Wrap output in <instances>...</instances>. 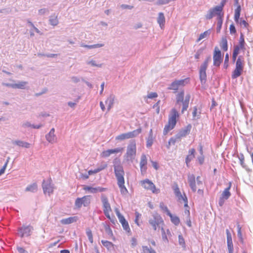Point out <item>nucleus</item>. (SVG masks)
Here are the masks:
<instances>
[{"mask_svg": "<svg viewBox=\"0 0 253 253\" xmlns=\"http://www.w3.org/2000/svg\"><path fill=\"white\" fill-rule=\"evenodd\" d=\"M21 126L22 127L24 128H26L28 127L32 128L33 124H32L30 122L28 121H25L22 123Z\"/></svg>", "mask_w": 253, "mask_h": 253, "instance_id": "nucleus-51", "label": "nucleus"}, {"mask_svg": "<svg viewBox=\"0 0 253 253\" xmlns=\"http://www.w3.org/2000/svg\"><path fill=\"white\" fill-rule=\"evenodd\" d=\"M223 13H222V15H218V17H217V27H216V32L219 33L220 32L222 22H223Z\"/></svg>", "mask_w": 253, "mask_h": 253, "instance_id": "nucleus-34", "label": "nucleus"}, {"mask_svg": "<svg viewBox=\"0 0 253 253\" xmlns=\"http://www.w3.org/2000/svg\"><path fill=\"white\" fill-rule=\"evenodd\" d=\"M152 248H149L147 246H142V252L141 253H149Z\"/></svg>", "mask_w": 253, "mask_h": 253, "instance_id": "nucleus-58", "label": "nucleus"}, {"mask_svg": "<svg viewBox=\"0 0 253 253\" xmlns=\"http://www.w3.org/2000/svg\"><path fill=\"white\" fill-rule=\"evenodd\" d=\"M179 116L178 113L175 108L171 109L169 115L168 124L164 127L163 134L166 135L172 129L176 124V118Z\"/></svg>", "mask_w": 253, "mask_h": 253, "instance_id": "nucleus-1", "label": "nucleus"}, {"mask_svg": "<svg viewBox=\"0 0 253 253\" xmlns=\"http://www.w3.org/2000/svg\"><path fill=\"white\" fill-rule=\"evenodd\" d=\"M210 34V30H208V31H206L204 32L203 33H202L200 35V36H199V38L198 39V41L199 42L201 40H202V39L205 38L206 37H207Z\"/></svg>", "mask_w": 253, "mask_h": 253, "instance_id": "nucleus-48", "label": "nucleus"}, {"mask_svg": "<svg viewBox=\"0 0 253 253\" xmlns=\"http://www.w3.org/2000/svg\"><path fill=\"white\" fill-rule=\"evenodd\" d=\"M213 60V65L216 67H219L221 63L222 62L223 58L221 55V53L217 47H215L214 48Z\"/></svg>", "mask_w": 253, "mask_h": 253, "instance_id": "nucleus-12", "label": "nucleus"}, {"mask_svg": "<svg viewBox=\"0 0 253 253\" xmlns=\"http://www.w3.org/2000/svg\"><path fill=\"white\" fill-rule=\"evenodd\" d=\"M46 140L50 143H54L57 142V138L55 134L48 133L45 135Z\"/></svg>", "mask_w": 253, "mask_h": 253, "instance_id": "nucleus-32", "label": "nucleus"}, {"mask_svg": "<svg viewBox=\"0 0 253 253\" xmlns=\"http://www.w3.org/2000/svg\"><path fill=\"white\" fill-rule=\"evenodd\" d=\"M187 180L189 185L193 192H195L197 190L196 182H197L198 186L203 185V182L201 180V178L200 176H197L196 179L195 176L193 174H189L188 175Z\"/></svg>", "mask_w": 253, "mask_h": 253, "instance_id": "nucleus-5", "label": "nucleus"}, {"mask_svg": "<svg viewBox=\"0 0 253 253\" xmlns=\"http://www.w3.org/2000/svg\"><path fill=\"white\" fill-rule=\"evenodd\" d=\"M230 32L232 35L236 33V30L235 26L233 24H231L230 26Z\"/></svg>", "mask_w": 253, "mask_h": 253, "instance_id": "nucleus-60", "label": "nucleus"}, {"mask_svg": "<svg viewBox=\"0 0 253 253\" xmlns=\"http://www.w3.org/2000/svg\"><path fill=\"white\" fill-rule=\"evenodd\" d=\"M226 233L227 235V243L228 253H233L234 248L231 234L228 229L226 230Z\"/></svg>", "mask_w": 253, "mask_h": 253, "instance_id": "nucleus-18", "label": "nucleus"}, {"mask_svg": "<svg viewBox=\"0 0 253 253\" xmlns=\"http://www.w3.org/2000/svg\"><path fill=\"white\" fill-rule=\"evenodd\" d=\"M190 97H191L190 94H187L186 95L185 99H184V101H183V106L182 107V110H181V113L182 114H183L184 112L187 110V109L189 107V103Z\"/></svg>", "mask_w": 253, "mask_h": 253, "instance_id": "nucleus-27", "label": "nucleus"}, {"mask_svg": "<svg viewBox=\"0 0 253 253\" xmlns=\"http://www.w3.org/2000/svg\"><path fill=\"white\" fill-rule=\"evenodd\" d=\"M205 160V158L204 155H200L198 156L197 158V161H198V163L200 165H202L203 164Z\"/></svg>", "mask_w": 253, "mask_h": 253, "instance_id": "nucleus-53", "label": "nucleus"}, {"mask_svg": "<svg viewBox=\"0 0 253 253\" xmlns=\"http://www.w3.org/2000/svg\"><path fill=\"white\" fill-rule=\"evenodd\" d=\"M12 144L25 148H30L31 145L28 142L19 140L12 141Z\"/></svg>", "mask_w": 253, "mask_h": 253, "instance_id": "nucleus-29", "label": "nucleus"}, {"mask_svg": "<svg viewBox=\"0 0 253 253\" xmlns=\"http://www.w3.org/2000/svg\"><path fill=\"white\" fill-rule=\"evenodd\" d=\"M184 97V91L183 90H181L176 95V105H179L180 107L181 103L182 104V107L183 106V101Z\"/></svg>", "mask_w": 253, "mask_h": 253, "instance_id": "nucleus-24", "label": "nucleus"}, {"mask_svg": "<svg viewBox=\"0 0 253 253\" xmlns=\"http://www.w3.org/2000/svg\"><path fill=\"white\" fill-rule=\"evenodd\" d=\"M28 84L27 82L22 81L14 84V88L24 89L25 85Z\"/></svg>", "mask_w": 253, "mask_h": 253, "instance_id": "nucleus-39", "label": "nucleus"}, {"mask_svg": "<svg viewBox=\"0 0 253 253\" xmlns=\"http://www.w3.org/2000/svg\"><path fill=\"white\" fill-rule=\"evenodd\" d=\"M48 12L49 10L47 8H42L39 10V14L41 15H44Z\"/></svg>", "mask_w": 253, "mask_h": 253, "instance_id": "nucleus-57", "label": "nucleus"}, {"mask_svg": "<svg viewBox=\"0 0 253 253\" xmlns=\"http://www.w3.org/2000/svg\"><path fill=\"white\" fill-rule=\"evenodd\" d=\"M17 250L19 253H28V251L25 250L23 248L17 247Z\"/></svg>", "mask_w": 253, "mask_h": 253, "instance_id": "nucleus-64", "label": "nucleus"}, {"mask_svg": "<svg viewBox=\"0 0 253 253\" xmlns=\"http://www.w3.org/2000/svg\"><path fill=\"white\" fill-rule=\"evenodd\" d=\"M141 184L145 189L152 191L153 193L158 194L160 192V190L157 189L154 183L149 179L142 181Z\"/></svg>", "mask_w": 253, "mask_h": 253, "instance_id": "nucleus-13", "label": "nucleus"}, {"mask_svg": "<svg viewBox=\"0 0 253 253\" xmlns=\"http://www.w3.org/2000/svg\"><path fill=\"white\" fill-rule=\"evenodd\" d=\"M170 218V220L171 222L176 226H177L180 223L179 218L176 216L173 215L171 213H169V215Z\"/></svg>", "mask_w": 253, "mask_h": 253, "instance_id": "nucleus-38", "label": "nucleus"}, {"mask_svg": "<svg viewBox=\"0 0 253 253\" xmlns=\"http://www.w3.org/2000/svg\"><path fill=\"white\" fill-rule=\"evenodd\" d=\"M42 188L44 194H48L49 196L52 194L54 189V184L52 183L51 180H43L42 183Z\"/></svg>", "mask_w": 253, "mask_h": 253, "instance_id": "nucleus-10", "label": "nucleus"}, {"mask_svg": "<svg viewBox=\"0 0 253 253\" xmlns=\"http://www.w3.org/2000/svg\"><path fill=\"white\" fill-rule=\"evenodd\" d=\"M38 190V185L36 183H34L28 185L25 189V191L35 193Z\"/></svg>", "mask_w": 253, "mask_h": 253, "instance_id": "nucleus-36", "label": "nucleus"}, {"mask_svg": "<svg viewBox=\"0 0 253 253\" xmlns=\"http://www.w3.org/2000/svg\"><path fill=\"white\" fill-rule=\"evenodd\" d=\"M172 188L174 191V193L175 194V195L178 198L179 200H183L185 203L184 206L185 207H188V200L185 196L184 195V197H183L180 191L179 188L178 187V186L177 183H174L172 186Z\"/></svg>", "mask_w": 253, "mask_h": 253, "instance_id": "nucleus-14", "label": "nucleus"}, {"mask_svg": "<svg viewBox=\"0 0 253 253\" xmlns=\"http://www.w3.org/2000/svg\"><path fill=\"white\" fill-rule=\"evenodd\" d=\"M195 152L196 151L194 148H191L189 150L188 154L186 156L185 159V163L186 164V166L187 167H189V163L195 158Z\"/></svg>", "mask_w": 253, "mask_h": 253, "instance_id": "nucleus-23", "label": "nucleus"}, {"mask_svg": "<svg viewBox=\"0 0 253 253\" xmlns=\"http://www.w3.org/2000/svg\"><path fill=\"white\" fill-rule=\"evenodd\" d=\"M101 200L102 203L103 212L106 217L109 219H111L110 212L112 211L111 207L109 203L108 198L104 194H102Z\"/></svg>", "mask_w": 253, "mask_h": 253, "instance_id": "nucleus-6", "label": "nucleus"}, {"mask_svg": "<svg viewBox=\"0 0 253 253\" xmlns=\"http://www.w3.org/2000/svg\"><path fill=\"white\" fill-rule=\"evenodd\" d=\"M245 42L244 40V37L243 34H241L240 39H239V44L238 45H239L240 47H241V49H245Z\"/></svg>", "mask_w": 253, "mask_h": 253, "instance_id": "nucleus-43", "label": "nucleus"}, {"mask_svg": "<svg viewBox=\"0 0 253 253\" xmlns=\"http://www.w3.org/2000/svg\"><path fill=\"white\" fill-rule=\"evenodd\" d=\"M114 168L115 176L117 179V183H120V184L125 183L124 174L123 167L121 165L120 163H114Z\"/></svg>", "mask_w": 253, "mask_h": 253, "instance_id": "nucleus-4", "label": "nucleus"}, {"mask_svg": "<svg viewBox=\"0 0 253 253\" xmlns=\"http://www.w3.org/2000/svg\"><path fill=\"white\" fill-rule=\"evenodd\" d=\"M241 49V47L239 46V45H235L234 47V49L233 51V53L235 54L238 55L239 53V50Z\"/></svg>", "mask_w": 253, "mask_h": 253, "instance_id": "nucleus-56", "label": "nucleus"}, {"mask_svg": "<svg viewBox=\"0 0 253 253\" xmlns=\"http://www.w3.org/2000/svg\"><path fill=\"white\" fill-rule=\"evenodd\" d=\"M33 230V227L31 225H23L18 229L17 235L21 238L30 236Z\"/></svg>", "mask_w": 253, "mask_h": 253, "instance_id": "nucleus-8", "label": "nucleus"}, {"mask_svg": "<svg viewBox=\"0 0 253 253\" xmlns=\"http://www.w3.org/2000/svg\"><path fill=\"white\" fill-rule=\"evenodd\" d=\"M211 56H209L208 57H207V58L206 59L204 62L201 65L200 67H204V68L205 67V68H207V67L208 66L209 62H210L211 61Z\"/></svg>", "mask_w": 253, "mask_h": 253, "instance_id": "nucleus-49", "label": "nucleus"}, {"mask_svg": "<svg viewBox=\"0 0 253 253\" xmlns=\"http://www.w3.org/2000/svg\"><path fill=\"white\" fill-rule=\"evenodd\" d=\"M214 15H222L221 12L220 11H217L216 7H214L212 8H211L208 12V13L206 15V18L207 19H211Z\"/></svg>", "mask_w": 253, "mask_h": 253, "instance_id": "nucleus-21", "label": "nucleus"}, {"mask_svg": "<svg viewBox=\"0 0 253 253\" xmlns=\"http://www.w3.org/2000/svg\"><path fill=\"white\" fill-rule=\"evenodd\" d=\"M180 138H177L176 135L174 137H171L169 139V145H174L177 141H180Z\"/></svg>", "mask_w": 253, "mask_h": 253, "instance_id": "nucleus-50", "label": "nucleus"}, {"mask_svg": "<svg viewBox=\"0 0 253 253\" xmlns=\"http://www.w3.org/2000/svg\"><path fill=\"white\" fill-rule=\"evenodd\" d=\"M207 68L200 67L199 70L200 80L202 84H204L207 81L206 70Z\"/></svg>", "mask_w": 253, "mask_h": 253, "instance_id": "nucleus-22", "label": "nucleus"}, {"mask_svg": "<svg viewBox=\"0 0 253 253\" xmlns=\"http://www.w3.org/2000/svg\"><path fill=\"white\" fill-rule=\"evenodd\" d=\"M228 61H229V55L228 54H226L225 57L224 63V68L225 69H227L228 66Z\"/></svg>", "mask_w": 253, "mask_h": 253, "instance_id": "nucleus-55", "label": "nucleus"}, {"mask_svg": "<svg viewBox=\"0 0 253 253\" xmlns=\"http://www.w3.org/2000/svg\"><path fill=\"white\" fill-rule=\"evenodd\" d=\"M90 201V196H84L82 198H77L75 202V205L78 209L81 208L83 205L84 207H87L89 205Z\"/></svg>", "mask_w": 253, "mask_h": 253, "instance_id": "nucleus-9", "label": "nucleus"}, {"mask_svg": "<svg viewBox=\"0 0 253 253\" xmlns=\"http://www.w3.org/2000/svg\"><path fill=\"white\" fill-rule=\"evenodd\" d=\"M121 8L123 9H132L133 8V6L130 5L122 4L121 5Z\"/></svg>", "mask_w": 253, "mask_h": 253, "instance_id": "nucleus-63", "label": "nucleus"}, {"mask_svg": "<svg viewBox=\"0 0 253 253\" xmlns=\"http://www.w3.org/2000/svg\"><path fill=\"white\" fill-rule=\"evenodd\" d=\"M154 137L153 136V130L151 129L149 132V135L146 138V147L150 148L153 144Z\"/></svg>", "mask_w": 253, "mask_h": 253, "instance_id": "nucleus-26", "label": "nucleus"}, {"mask_svg": "<svg viewBox=\"0 0 253 253\" xmlns=\"http://www.w3.org/2000/svg\"><path fill=\"white\" fill-rule=\"evenodd\" d=\"M238 157L240 160V164L242 166V167L245 169L247 171L250 172L251 171V169L249 168V167L245 164L244 162V156L243 154L240 153L238 155Z\"/></svg>", "mask_w": 253, "mask_h": 253, "instance_id": "nucleus-28", "label": "nucleus"}, {"mask_svg": "<svg viewBox=\"0 0 253 253\" xmlns=\"http://www.w3.org/2000/svg\"><path fill=\"white\" fill-rule=\"evenodd\" d=\"M123 148H117L114 149H109L108 150L109 151L110 154L111 155L114 153H118L120 152L123 150Z\"/></svg>", "mask_w": 253, "mask_h": 253, "instance_id": "nucleus-52", "label": "nucleus"}, {"mask_svg": "<svg viewBox=\"0 0 253 253\" xmlns=\"http://www.w3.org/2000/svg\"><path fill=\"white\" fill-rule=\"evenodd\" d=\"M185 80H175L168 87V89L173 90L175 92L177 90L180 86H183L185 84Z\"/></svg>", "mask_w": 253, "mask_h": 253, "instance_id": "nucleus-15", "label": "nucleus"}, {"mask_svg": "<svg viewBox=\"0 0 253 253\" xmlns=\"http://www.w3.org/2000/svg\"><path fill=\"white\" fill-rule=\"evenodd\" d=\"M77 221V217H69L67 218H64L61 220L60 222L62 224H69L75 222Z\"/></svg>", "mask_w": 253, "mask_h": 253, "instance_id": "nucleus-33", "label": "nucleus"}, {"mask_svg": "<svg viewBox=\"0 0 253 253\" xmlns=\"http://www.w3.org/2000/svg\"><path fill=\"white\" fill-rule=\"evenodd\" d=\"M85 191H88L91 193H96L97 192H103L106 191L107 189L102 187H92L88 186H86L84 188Z\"/></svg>", "mask_w": 253, "mask_h": 253, "instance_id": "nucleus-19", "label": "nucleus"}, {"mask_svg": "<svg viewBox=\"0 0 253 253\" xmlns=\"http://www.w3.org/2000/svg\"><path fill=\"white\" fill-rule=\"evenodd\" d=\"M242 72L243 70L235 68V69L232 72V78L233 79L237 78L242 74Z\"/></svg>", "mask_w": 253, "mask_h": 253, "instance_id": "nucleus-41", "label": "nucleus"}, {"mask_svg": "<svg viewBox=\"0 0 253 253\" xmlns=\"http://www.w3.org/2000/svg\"><path fill=\"white\" fill-rule=\"evenodd\" d=\"M220 46L224 51H226L228 50L227 40L226 37H222L220 43Z\"/></svg>", "mask_w": 253, "mask_h": 253, "instance_id": "nucleus-35", "label": "nucleus"}, {"mask_svg": "<svg viewBox=\"0 0 253 253\" xmlns=\"http://www.w3.org/2000/svg\"><path fill=\"white\" fill-rule=\"evenodd\" d=\"M203 50L201 48L197 51V52L196 53V54L195 55V58L196 59H199L200 55L202 54Z\"/></svg>", "mask_w": 253, "mask_h": 253, "instance_id": "nucleus-59", "label": "nucleus"}, {"mask_svg": "<svg viewBox=\"0 0 253 253\" xmlns=\"http://www.w3.org/2000/svg\"><path fill=\"white\" fill-rule=\"evenodd\" d=\"M136 154V144L134 139L129 141L127 146L126 156L127 161L132 162L135 158Z\"/></svg>", "mask_w": 253, "mask_h": 253, "instance_id": "nucleus-2", "label": "nucleus"}, {"mask_svg": "<svg viewBox=\"0 0 253 253\" xmlns=\"http://www.w3.org/2000/svg\"><path fill=\"white\" fill-rule=\"evenodd\" d=\"M192 128V126L190 124L187 125L184 128H182L179 132L176 134V137L178 138H181L182 137L186 136L187 135L189 134Z\"/></svg>", "mask_w": 253, "mask_h": 253, "instance_id": "nucleus-17", "label": "nucleus"}, {"mask_svg": "<svg viewBox=\"0 0 253 253\" xmlns=\"http://www.w3.org/2000/svg\"><path fill=\"white\" fill-rule=\"evenodd\" d=\"M231 186V183L229 182L228 187L225 188L222 193L218 201V205L220 207H222L225 201L228 199L231 196V193L229 191Z\"/></svg>", "mask_w": 253, "mask_h": 253, "instance_id": "nucleus-11", "label": "nucleus"}, {"mask_svg": "<svg viewBox=\"0 0 253 253\" xmlns=\"http://www.w3.org/2000/svg\"><path fill=\"white\" fill-rule=\"evenodd\" d=\"M149 223L155 231L157 228H160L161 226L164 224L162 217L157 212L153 214L152 217L149 219Z\"/></svg>", "mask_w": 253, "mask_h": 253, "instance_id": "nucleus-3", "label": "nucleus"}, {"mask_svg": "<svg viewBox=\"0 0 253 253\" xmlns=\"http://www.w3.org/2000/svg\"><path fill=\"white\" fill-rule=\"evenodd\" d=\"M118 186L120 188L121 193L123 195H126L128 193V191L127 189L125 186V183H123V184H120V183H117Z\"/></svg>", "mask_w": 253, "mask_h": 253, "instance_id": "nucleus-42", "label": "nucleus"}, {"mask_svg": "<svg viewBox=\"0 0 253 253\" xmlns=\"http://www.w3.org/2000/svg\"><path fill=\"white\" fill-rule=\"evenodd\" d=\"M141 131V128H138L132 131L121 134L116 137V139L118 140H124L126 139L132 138L138 136Z\"/></svg>", "mask_w": 253, "mask_h": 253, "instance_id": "nucleus-7", "label": "nucleus"}, {"mask_svg": "<svg viewBox=\"0 0 253 253\" xmlns=\"http://www.w3.org/2000/svg\"><path fill=\"white\" fill-rule=\"evenodd\" d=\"M115 98V97L114 95L110 94L105 101V103L107 105L108 111H109L113 107L114 103Z\"/></svg>", "mask_w": 253, "mask_h": 253, "instance_id": "nucleus-25", "label": "nucleus"}, {"mask_svg": "<svg viewBox=\"0 0 253 253\" xmlns=\"http://www.w3.org/2000/svg\"><path fill=\"white\" fill-rule=\"evenodd\" d=\"M157 22L159 24L161 29H163L165 24V17L163 12L159 13L158 17L157 18Z\"/></svg>", "mask_w": 253, "mask_h": 253, "instance_id": "nucleus-30", "label": "nucleus"}, {"mask_svg": "<svg viewBox=\"0 0 253 253\" xmlns=\"http://www.w3.org/2000/svg\"><path fill=\"white\" fill-rule=\"evenodd\" d=\"M147 159L146 156L143 154L140 162V170L142 173H145L147 170Z\"/></svg>", "mask_w": 253, "mask_h": 253, "instance_id": "nucleus-20", "label": "nucleus"}, {"mask_svg": "<svg viewBox=\"0 0 253 253\" xmlns=\"http://www.w3.org/2000/svg\"><path fill=\"white\" fill-rule=\"evenodd\" d=\"M227 0H222L221 1L220 5L218 6H216V9L217 11H220L221 12L223 10V8L226 4Z\"/></svg>", "mask_w": 253, "mask_h": 253, "instance_id": "nucleus-47", "label": "nucleus"}, {"mask_svg": "<svg viewBox=\"0 0 253 253\" xmlns=\"http://www.w3.org/2000/svg\"><path fill=\"white\" fill-rule=\"evenodd\" d=\"M160 208L164 212H166L168 215H169V213H171L167 206H166L163 202L160 203Z\"/></svg>", "mask_w": 253, "mask_h": 253, "instance_id": "nucleus-45", "label": "nucleus"}, {"mask_svg": "<svg viewBox=\"0 0 253 253\" xmlns=\"http://www.w3.org/2000/svg\"><path fill=\"white\" fill-rule=\"evenodd\" d=\"M135 222L137 224V225L139 226V223L138 222L139 218L141 216V214L139 213L137 211H135Z\"/></svg>", "mask_w": 253, "mask_h": 253, "instance_id": "nucleus-54", "label": "nucleus"}, {"mask_svg": "<svg viewBox=\"0 0 253 253\" xmlns=\"http://www.w3.org/2000/svg\"><path fill=\"white\" fill-rule=\"evenodd\" d=\"M117 215L119 219L120 222L122 225L123 229L126 232H129L130 231L128 223L126 220L124 216L121 214L119 211H116Z\"/></svg>", "mask_w": 253, "mask_h": 253, "instance_id": "nucleus-16", "label": "nucleus"}, {"mask_svg": "<svg viewBox=\"0 0 253 253\" xmlns=\"http://www.w3.org/2000/svg\"><path fill=\"white\" fill-rule=\"evenodd\" d=\"M158 96V94L156 92H151L149 93L147 95V97L149 98H154Z\"/></svg>", "mask_w": 253, "mask_h": 253, "instance_id": "nucleus-62", "label": "nucleus"}, {"mask_svg": "<svg viewBox=\"0 0 253 253\" xmlns=\"http://www.w3.org/2000/svg\"><path fill=\"white\" fill-rule=\"evenodd\" d=\"M105 231L109 236H112L113 235V232L112 231L109 226H107L105 227Z\"/></svg>", "mask_w": 253, "mask_h": 253, "instance_id": "nucleus-61", "label": "nucleus"}, {"mask_svg": "<svg viewBox=\"0 0 253 253\" xmlns=\"http://www.w3.org/2000/svg\"><path fill=\"white\" fill-rule=\"evenodd\" d=\"M86 235H87V236L88 237V239L89 242L91 243H93V235H92V231H91V230L89 228H87L86 229Z\"/></svg>", "mask_w": 253, "mask_h": 253, "instance_id": "nucleus-44", "label": "nucleus"}, {"mask_svg": "<svg viewBox=\"0 0 253 253\" xmlns=\"http://www.w3.org/2000/svg\"><path fill=\"white\" fill-rule=\"evenodd\" d=\"M244 63L243 57L242 56H239L236 61V68L243 71Z\"/></svg>", "mask_w": 253, "mask_h": 253, "instance_id": "nucleus-31", "label": "nucleus"}, {"mask_svg": "<svg viewBox=\"0 0 253 253\" xmlns=\"http://www.w3.org/2000/svg\"><path fill=\"white\" fill-rule=\"evenodd\" d=\"M49 24L53 26H56L58 24V20L57 16H51L49 19Z\"/></svg>", "mask_w": 253, "mask_h": 253, "instance_id": "nucleus-40", "label": "nucleus"}, {"mask_svg": "<svg viewBox=\"0 0 253 253\" xmlns=\"http://www.w3.org/2000/svg\"><path fill=\"white\" fill-rule=\"evenodd\" d=\"M101 243L109 251H111L114 249V244L110 241L102 240Z\"/></svg>", "mask_w": 253, "mask_h": 253, "instance_id": "nucleus-37", "label": "nucleus"}, {"mask_svg": "<svg viewBox=\"0 0 253 253\" xmlns=\"http://www.w3.org/2000/svg\"><path fill=\"white\" fill-rule=\"evenodd\" d=\"M86 63L87 65H90L91 66L97 67L99 68L101 67L103 65L102 64H97L96 61L93 60L87 61Z\"/></svg>", "mask_w": 253, "mask_h": 253, "instance_id": "nucleus-46", "label": "nucleus"}]
</instances>
